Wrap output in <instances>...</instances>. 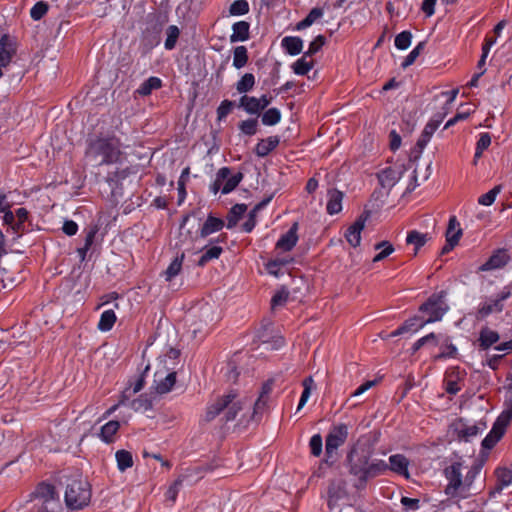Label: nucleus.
I'll return each mask as SVG.
<instances>
[{"label": "nucleus", "mask_w": 512, "mask_h": 512, "mask_svg": "<svg viewBox=\"0 0 512 512\" xmlns=\"http://www.w3.org/2000/svg\"><path fill=\"white\" fill-rule=\"evenodd\" d=\"M373 452L374 445L370 436L363 435L347 453L348 470L351 475L357 477L355 487L358 490L366 487L368 479L377 477L388 470V464L383 460L370 462Z\"/></svg>", "instance_id": "1"}, {"label": "nucleus", "mask_w": 512, "mask_h": 512, "mask_svg": "<svg viewBox=\"0 0 512 512\" xmlns=\"http://www.w3.org/2000/svg\"><path fill=\"white\" fill-rule=\"evenodd\" d=\"M244 404L243 400L238 397V394L231 390L227 394L217 396L207 406L203 421L211 422L220 415H222L221 420L225 423L234 421L238 413L243 410Z\"/></svg>", "instance_id": "2"}, {"label": "nucleus", "mask_w": 512, "mask_h": 512, "mask_svg": "<svg viewBox=\"0 0 512 512\" xmlns=\"http://www.w3.org/2000/svg\"><path fill=\"white\" fill-rule=\"evenodd\" d=\"M120 142L116 137H100L89 142L86 157L96 165H110L120 161Z\"/></svg>", "instance_id": "3"}, {"label": "nucleus", "mask_w": 512, "mask_h": 512, "mask_svg": "<svg viewBox=\"0 0 512 512\" xmlns=\"http://www.w3.org/2000/svg\"><path fill=\"white\" fill-rule=\"evenodd\" d=\"M91 499L90 484L83 479H74L67 484L65 502L68 508L78 510L87 506Z\"/></svg>", "instance_id": "4"}, {"label": "nucleus", "mask_w": 512, "mask_h": 512, "mask_svg": "<svg viewBox=\"0 0 512 512\" xmlns=\"http://www.w3.org/2000/svg\"><path fill=\"white\" fill-rule=\"evenodd\" d=\"M446 295L447 292L444 290L438 293H433L427 301L420 306L419 310L428 314V318L421 321L419 326H425L428 323H433L442 319L449 309V306L445 302Z\"/></svg>", "instance_id": "5"}, {"label": "nucleus", "mask_w": 512, "mask_h": 512, "mask_svg": "<svg viewBox=\"0 0 512 512\" xmlns=\"http://www.w3.org/2000/svg\"><path fill=\"white\" fill-rule=\"evenodd\" d=\"M461 463L454 462L444 469V475L448 480L445 488V494L449 497L464 498L463 477L461 473Z\"/></svg>", "instance_id": "6"}, {"label": "nucleus", "mask_w": 512, "mask_h": 512, "mask_svg": "<svg viewBox=\"0 0 512 512\" xmlns=\"http://www.w3.org/2000/svg\"><path fill=\"white\" fill-rule=\"evenodd\" d=\"M512 419V411L504 410L500 416L497 418L491 431L482 441V447L485 449H492L496 443L501 439L504 435L507 426L509 425Z\"/></svg>", "instance_id": "7"}, {"label": "nucleus", "mask_w": 512, "mask_h": 512, "mask_svg": "<svg viewBox=\"0 0 512 512\" xmlns=\"http://www.w3.org/2000/svg\"><path fill=\"white\" fill-rule=\"evenodd\" d=\"M348 437V427L346 424H338L332 427L326 436L325 453L332 457L336 450L345 443Z\"/></svg>", "instance_id": "8"}, {"label": "nucleus", "mask_w": 512, "mask_h": 512, "mask_svg": "<svg viewBox=\"0 0 512 512\" xmlns=\"http://www.w3.org/2000/svg\"><path fill=\"white\" fill-rule=\"evenodd\" d=\"M369 216H370L369 211H364V213L362 215H360L351 226L348 227V229L345 233V237H346L348 243L352 247L355 248L360 245L361 232L364 229L365 223H366L367 219L369 218Z\"/></svg>", "instance_id": "9"}, {"label": "nucleus", "mask_w": 512, "mask_h": 512, "mask_svg": "<svg viewBox=\"0 0 512 512\" xmlns=\"http://www.w3.org/2000/svg\"><path fill=\"white\" fill-rule=\"evenodd\" d=\"M17 51V41L9 34L0 37V65L6 67Z\"/></svg>", "instance_id": "10"}, {"label": "nucleus", "mask_w": 512, "mask_h": 512, "mask_svg": "<svg viewBox=\"0 0 512 512\" xmlns=\"http://www.w3.org/2000/svg\"><path fill=\"white\" fill-rule=\"evenodd\" d=\"M510 260L506 249L496 250L489 259L479 267V271H491L504 267Z\"/></svg>", "instance_id": "11"}, {"label": "nucleus", "mask_w": 512, "mask_h": 512, "mask_svg": "<svg viewBox=\"0 0 512 512\" xmlns=\"http://www.w3.org/2000/svg\"><path fill=\"white\" fill-rule=\"evenodd\" d=\"M273 381L268 380L263 383L259 397L254 403L253 413L251 420L258 421L260 419L259 414L264 410L269 394L272 391Z\"/></svg>", "instance_id": "12"}, {"label": "nucleus", "mask_w": 512, "mask_h": 512, "mask_svg": "<svg viewBox=\"0 0 512 512\" xmlns=\"http://www.w3.org/2000/svg\"><path fill=\"white\" fill-rule=\"evenodd\" d=\"M297 230L298 223L295 222L290 227V229L277 241L276 248L285 252L292 250L298 240Z\"/></svg>", "instance_id": "13"}, {"label": "nucleus", "mask_w": 512, "mask_h": 512, "mask_svg": "<svg viewBox=\"0 0 512 512\" xmlns=\"http://www.w3.org/2000/svg\"><path fill=\"white\" fill-rule=\"evenodd\" d=\"M440 125V120H430L426 126L424 127L417 143L415 149H417V155L415 158H418L422 153L423 149L426 147L427 143L430 141L432 135Z\"/></svg>", "instance_id": "14"}, {"label": "nucleus", "mask_w": 512, "mask_h": 512, "mask_svg": "<svg viewBox=\"0 0 512 512\" xmlns=\"http://www.w3.org/2000/svg\"><path fill=\"white\" fill-rule=\"evenodd\" d=\"M409 460L402 454H395L389 457L388 469L399 475L409 478Z\"/></svg>", "instance_id": "15"}, {"label": "nucleus", "mask_w": 512, "mask_h": 512, "mask_svg": "<svg viewBox=\"0 0 512 512\" xmlns=\"http://www.w3.org/2000/svg\"><path fill=\"white\" fill-rule=\"evenodd\" d=\"M343 197V192L337 189L328 190V202L326 206L328 214L334 215L342 210Z\"/></svg>", "instance_id": "16"}, {"label": "nucleus", "mask_w": 512, "mask_h": 512, "mask_svg": "<svg viewBox=\"0 0 512 512\" xmlns=\"http://www.w3.org/2000/svg\"><path fill=\"white\" fill-rule=\"evenodd\" d=\"M250 24L246 21H239L233 24L230 42L246 41L250 37Z\"/></svg>", "instance_id": "17"}, {"label": "nucleus", "mask_w": 512, "mask_h": 512, "mask_svg": "<svg viewBox=\"0 0 512 512\" xmlns=\"http://www.w3.org/2000/svg\"><path fill=\"white\" fill-rule=\"evenodd\" d=\"M279 143L280 138L278 136H270L266 139H261L255 147V153L259 157H266Z\"/></svg>", "instance_id": "18"}, {"label": "nucleus", "mask_w": 512, "mask_h": 512, "mask_svg": "<svg viewBox=\"0 0 512 512\" xmlns=\"http://www.w3.org/2000/svg\"><path fill=\"white\" fill-rule=\"evenodd\" d=\"M500 339L498 332L488 327H483L479 334V347L481 350H487Z\"/></svg>", "instance_id": "19"}, {"label": "nucleus", "mask_w": 512, "mask_h": 512, "mask_svg": "<svg viewBox=\"0 0 512 512\" xmlns=\"http://www.w3.org/2000/svg\"><path fill=\"white\" fill-rule=\"evenodd\" d=\"M225 223L222 219L209 215L200 229V237L205 238L210 234L220 231Z\"/></svg>", "instance_id": "20"}, {"label": "nucleus", "mask_w": 512, "mask_h": 512, "mask_svg": "<svg viewBox=\"0 0 512 512\" xmlns=\"http://www.w3.org/2000/svg\"><path fill=\"white\" fill-rule=\"evenodd\" d=\"M439 345H440L441 352L435 356V360L456 357L457 348L452 343L451 338L449 336L442 335Z\"/></svg>", "instance_id": "21"}, {"label": "nucleus", "mask_w": 512, "mask_h": 512, "mask_svg": "<svg viewBox=\"0 0 512 512\" xmlns=\"http://www.w3.org/2000/svg\"><path fill=\"white\" fill-rule=\"evenodd\" d=\"M282 48L290 55L295 56L303 49V40L296 36H286L281 40Z\"/></svg>", "instance_id": "22"}, {"label": "nucleus", "mask_w": 512, "mask_h": 512, "mask_svg": "<svg viewBox=\"0 0 512 512\" xmlns=\"http://www.w3.org/2000/svg\"><path fill=\"white\" fill-rule=\"evenodd\" d=\"M238 107L243 108L247 113L254 115H260L261 111H263V106H260L258 98L247 95H243L240 98Z\"/></svg>", "instance_id": "23"}, {"label": "nucleus", "mask_w": 512, "mask_h": 512, "mask_svg": "<svg viewBox=\"0 0 512 512\" xmlns=\"http://www.w3.org/2000/svg\"><path fill=\"white\" fill-rule=\"evenodd\" d=\"M504 309V304L499 303L496 299L492 300L490 303H483L480 305L476 312V319L483 320L488 317L490 314L496 312L500 313Z\"/></svg>", "instance_id": "24"}, {"label": "nucleus", "mask_w": 512, "mask_h": 512, "mask_svg": "<svg viewBox=\"0 0 512 512\" xmlns=\"http://www.w3.org/2000/svg\"><path fill=\"white\" fill-rule=\"evenodd\" d=\"M401 172L396 171L395 169L388 167L383 169L378 174V179L380 181V184L383 187H392L395 185V183L400 179Z\"/></svg>", "instance_id": "25"}, {"label": "nucleus", "mask_w": 512, "mask_h": 512, "mask_svg": "<svg viewBox=\"0 0 512 512\" xmlns=\"http://www.w3.org/2000/svg\"><path fill=\"white\" fill-rule=\"evenodd\" d=\"M120 423L116 420H111L101 427L99 436L105 443L114 442V435L118 432Z\"/></svg>", "instance_id": "26"}, {"label": "nucleus", "mask_w": 512, "mask_h": 512, "mask_svg": "<svg viewBox=\"0 0 512 512\" xmlns=\"http://www.w3.org/2000/svg\"><path fill=\"white\" fill-rule=\"evenodd\" d=\"M421 321H424V319L420 316H414L412 318H409L399 328H397L395 331H393L390 334V336L395 337V336L407 333L409 331H417L419 328L423 327V326H419Z\"/></svg>", "instance_id": "27"}, {"label": "nucleus", "mask_w": 512, "mask_h": 512, "mask_svg": "<svg viewBox=\"0 0 512 512\" xmlns=\"http://www.w3.org/2000/svg\"><path fill=\"white\" fill-rule=\"evenodd\" d=\"M480 471L481 466L474 464L466 473L465 478L463 479L464 498H467L470 495L474 480L480 474Z\"/></svg>", "instance_id": "28"}, {"label": "nucleus", "mask_w": 512, "mask_h": 512, "mask_svg": "<svg viewBox=\"0 0 512 512\" xmlns=\"http://www.w3.org/2000/svg\"><path fill=\"white\" fill-rule=\"evenodd\" d=\"M247 210L246 204H235L229 211L227 216V228L232 229L236 226L240 218Z\"/></svg>", "instance_id": "29"}, {"label": "nucleus", "mask_w": 512, "mask_h": 512, "mask_svg": "<svg viewBox=\"0 0 512 512\" xmlns=\"http://www.w3.org/2000/svg\"><path fill=\"white\" fill-rule=\"evenodd\" d=\"M162 86V81L158 77H149L145 80L140 87L137 89V93L141 96H147L155 89H159Z\"/></svg>", "instance_id": "30"}, {"label": "nucleus", "mask_w": 512, "mask_h": 512, "mask_svg": "<svg viewBox=\"0 0 512 512\" xmlns=\"http://www.w3.org/2000/svg\"><path fill=\"white\" fill-rule=\"evenodd\" d=\"M35 496L43 499L44 502L54 500L56 497L55 487L51 484L42 482L37 486Z\"/></svg>", "instance_id": "31"}, {"label": "nucleus", "mask_w": 512, "mask_h": 512, "mask_svg": "<svg viewBox=\"0 0 512 512\" xmlns=\"http://www.w3.org/2000/svg\"><path fill=\"white\" fill-rule=\"evenodd\" d=\"M128 176L127 170L116 168L113 171H109L105 176L104 180L108 185L115 189L118 187L120 182Z\"/></svg>", "instance_id": "32"}, {"label": "nucleus", "mask_w": 512, "mask_h": 512, "mask_svg": "<svg viewBox=\"0 0 512 512\" xmlns=\"http://www.w3.org/2000/svg\"><path fill=\"white\" fill-rule=\"evenodd\" d=\"M116 314L113 310H106L101 314L98 329L100 331L106 332L112 329L113 325L116 322Z\"/></svg>", "instance_id": "33"}, {"label": "nucleus", "mask_w": 512, "mask_h": 512, "mask_svg": "<svg viewBox=\"0 0 512 512\" xmlns=\"http://www.w3.org/2000/svg\"><path fill=\"white\" fill-rule=\"evenodd\" d=\"M306 53L303 54L301 58H299L292 65V70L297 75H306L314 66V61H307Z\"/></svg>", "instance_id": "34"}, {"label": "nucleus", "mask_w": 512, "mask_h": 512, "mask_svg": "<svg viewBox=\"0 0 512 512\" xmlns=\"http://www.w3.org/2000/svg\"><path fill=\"white\" fill-rule=\"evenodd\" d=\"M322 15H323L322 8L315 7L313 9H311L310 12L308 13V15L303 20H301L300 22L297 23L296 29L303 30V29L311 26L316 20L321 18Z\"/></svg>", "instance_id": "35"}, {"label": "nucleus", "mask_w": 512, "mask_h": 512, "mask_svg": "<svg viewBox=\"0 0 512 512\" xmlns=\"http://www.w3.org/2000/svg\"><path fill=\"white\" fill-rule=\"evenodd\" d=\"M184 258L185 254L184 252H182L180 255L176 256V258L170 263V265L165 271L166 281H171L180 273Z\"/></svg>", "instance_id": "36"}, {"label": "nucleus", "mask_w": 512, "mask_h": 512, "mask_svg": "<svg viewBox=\"0 0 512 512\" xmlns=\"http://www.w3.org/2000/svg\"><path fill=\"white\" fill-rule=\"evenodd\" d=\"M176 383V372H170L164 379L157 382L156 391L159 394H166L172 390Z\"/></svg>", "instance_id": "37"}, {"label": "nucleus", "mask_w": 512, "mask_h": 512, "mask_svg": "<svg viewBox=\"0 0 512 512\" xmlns=\"http://www.w3.org/2000/svg\"><path fill=\"white\" fill-rule=\"evenodd\" d=\"M117 467L120 471H125L133 466L132 454L127 450H118L116 452Z\"/></svg>", "instance_id": "38"}, {"label": "nucleus", "mask_w": 512, "mask_h": 512, "mask_svg": "<svg viewBox=\"0 0 512 512\" xmlns=\"http://www.w3.org/2000/svg\"><path fill=\"white\" fill-rule=\"evenodd\" d=\"M428 238L427 234L420 233L416 230H412L408 233L406 242L415 246V255L417 251L426 244Z\"/></svg>", "instance_id": "39"}, {"label": "nucleus", "mask_w": 512, "mask_h": 512, "mask_svg": "<svg viewBox=\"0 0 512 512\" xmlns=\"http://www.w3.org/2000/svg\"><path fill=\"white\" fill-rule=\"evenodd\" d=\"M97 232H98V227L96 225L91 227L85 236L84 246L77 249V253H78L81 261L85 260L86 253L92 246Z\"/></svg>", "instance_id": "40"}, {"label": "nucleus", "mask_w": 512, "mask_h": 512, "mask_svg": "<svg viewBox=\"0 0 512 512\" xmlns=\"http://www.w3.org/2000/svg\"><path fill=\"white\" fill-rule=\"evenodd\" d=\"M248 62V51L245 46H237L233 52V66L237 69L244 67Z\"/></svg>", "instance_id": "41"}, {"label": "nucleus", "mask_w": 512, "mask_h": 512, "mask_svg": "<svg viewBox=\"0 0 512 512\" xmlns=\"http://www.w3.org/2000/svg\"><path fill=\"white\" fill-rule=\"evenodd\" d=\"M223 252V249L220 246H212L204 251L201 257L198 260V266L203 267L209 261L213 259H218Z\"/></svg>", "instance_id": "42"}, {"label": "nucleus", "mask_w": 512, "mask_h": 512, "mask_svg": "<svg viewBox=\"0 0 512 512\" xmlns=\"http://www.w3.org/2000/svg\"><path fill=\"white\" fill-rule=\"evenodd\" d=\"M281 120V112L277 108H270L266 110L261 116V122L266 126H274Z\"/></svg>", "instance_id": "43"}, {"label": "nucleus", "mask_w": 512, "mask_h": 512, "mask_svg": "<svg viewBox=\"0 0 512 512\" xmlns=\"http://www.w3.org/2000/svg\"><path fill=\"white\" fill-rule=\"evenodd\" d=\"M231 174V169L229 167H222L218 170L216 174V178L214 182L210 186L211 192L217 194L220 190L222 191L221 185L225 179H227Z\"/></svg>", "instance_id": "44"}, {"label": "nucleus", "mask_w": 512, "mask_h": 512, "mask_svg": "<svg viewBox=\"0 0 512 512\" xmlns=\"http://www.w3.org/2000/svg\"><path fill=\"white\" fill-rule=\"evenodd\" d=\"M498 492H501L504 487L512 483V470L508 468H499L496 470Z\"/></svg>", "instance_id": "45"}, {"label": "nucleus", "mask_w": 512, "mask_h": 512, "mask_svg": "<svg viewBox=\"0 0 512 512\" xmlns=\"http://www.w3.org/2000/svg\"><path fill=\"white\" fill-rule=\"evenodd\" d=\"M445 236L446 241H449L451 237H454L456 238V242H459L462 236V229L459 227V223L455 216L450 217Z\"/></svg>", "instance_id": "46"}, {"label": "nucleus", "mask_w": 512, "mask_h": 512, "mask_svg": "<svg viewBox=\"0 0 512 512\" xmlns=\"http://www.w3.org/2000/svg\"><path fill=\"white\" fill-rule=\"evenodd\" d=\"M255 85V77L251 73L244 74L236 84L239 93H246L253 89Z\"/></svg>", "instance_id": "47"}, {"label": "nucleus", "mask_w": 512, "mask_h": 512, "mask_svg": "<svg viewBox=\"0 0 512 512\" xmlns=\"http://www.w3.org/2000/svg\"><path fill=\"white\" fill-rule=\"evenodd\" d=\"M456 431L460 440L469 441L471 438L478 435L481 428L478 425H470L456 428Z\"/></svg>", "instance_id": "48"}, {"label": "nucleus", "mask_w": 512, "mask_h": 512, "mask_svg": "<svg viewBox=\"0 0 512 512\" xmlns=\"http://www.w3.org/2000/svg\"><path fill=\"white\" fill-rule=\"evenodd\" d=\"M302 385L304 387V390H303L302 395L300 397V401H299V404H298V407H297V411L302 409V407L306 404V402L308 401V399L310 397L311 390H312L313 385H314L313 378L311 376L306 377L303 380Z\"/></svg>", "instance_id": "49"}, {"label": "nucleus", "mask_w": 512, "mask_h": 512, "mask_svg": "<svg viewBox=\"0 0 512 512\" xmlns=\"http://www.w3.org/2000/svg\"><path fill=\"white\" fill-rule=\"evenodd\" d=\"M238 127L243 134L253 136L257 133L258 130V119L253 118L241 121L238 124Z\"/></svg>", "instance_id": "50"}, {"label": "nucleus", "mask_w": 512, "mask_h": 512, "mask_svg": "<svg viewBox=\"0 0 512 512\" xmlns=\"http://www.w3.org/2000/svg\"><path fill=\"white\" fill-rule=\"evenodd\" d=\"M243 177H244V175L242 172H238L234 175L230 174V176L224 180L226 182H225L224 186L222 187V193L228 194L231 191H233L239 185V183L242 181Z\"/></svg>", "instance_id": "51"}, {"label": "nucleus", "mask_w": 512, "mask_h": 512, "mask_svg": "<svg viewBox=\"0 0 512 512\" xmlns=\"http://www.w3.org/2000/svg\"><path fill=\"white\" fill-rule=\"evenodd\" d=\"M502 186L497 185L487 193L481 195L478 199V203L484 206H490L494 203L496 196L501 192Z\"/></svg>", "instance_id": "52"}, {"label": "nucleus", "mask_w": 512, "mask_h": 512, "mask_svg": "<svg viewBox=\"0 0 512 512\" xmlns=\"http://www.w3.org/2000/svg\"><path fill=\"white\" fill-rule=\"evenodd\" d=\"M491 144V136L489 133L485 132L480 134V138L476 145V151L474 155V160L480 158L484 150H486Z\"/></svg>", "instance_id": "53"}, {"label": "nucleus", "mask_w": 512, "mask_h": 512, "mask_svg": "<svg viewBox=\"0 0 512 512\" xmlns=\"http://www.w3.org/2000/svg\"><path fill=\"white\" fill-rule=\"evenodd\" d=\"M180 35V30L177 26L171 25L167 29V38L165 40V48L167 50H172L177 42V39Z\"/></svg>", "instance_id": "54"}, {"label": "nucleus", "mask_w": 512, "mask_h": 512, "mask_svg": "<svg viewBox=\"0 0 512 512\" xmlns=\"http://www.w3.org/2000/svg\"><path fill=\"white\" fill-rule=\"evenodd\" d=\"M249 12V4L246 0H236L229 7V13L233 16L244 15Z\"/></svg>", "instance_id": "55"}, {"label": "nucleus", "mask_w": 512, "mask_h": 512, "mask_svg": "<svg viewBox=\"0 0 512 512\" xmlns=\"http://www.w3.org/2000/svg\"><path fill=\"white\" fill-rule=\"evenodd\" d=\"M424 47L425 42H419L418 45L406 56V58L401 64V67L405 69L412 65L417 59V57L420 55V53L423 51Z\"/></svg>", "instance_id": "56"}, {"label": "nucleus", "mask_w": 512, "mask_h": 512, "mask_svg": "<svg viewBox=\"0 0 512 512\" xmlns=\"http://www.w3.org/2000/svg\"><path fill=\"white\" fill-rule=\"evenodd\" d=\"M412 40V33L410 31H402L395 37V46L399 50L407 49Z\"/></svg>", "instance_id": "57"}, {"label": "nucleus", "mask_w": 512, "mask_h": 512, "mask_svg": "<svg viewBox=\"0 0 512 512\" xmlns=\"http://www.w3.org/2000/svg\"><path fill=\"white\" fill-rule=\"evenodd\" d=\"M130 406L135 411H147L152 408V402L150 399L144 396H140L130 402Z\"/></svg>", "instance_id": "58"}, {"label": "nucleus", "mask_w": 512, "mask_h": 512, "mask_svg": "<svg viewBox=\"0 0 512 512\" xmlns=\"http://www.w3.org/2000/svg\"><path fill=\"white\" fill-rule=\"evenodd\" d=\"M258 338L262 344L270 345L271 349L273 350L281 348L285 343L282 336H274L271 340H269L263 333H259Z\"/></svg>", "instance_id": "59"}, {"label": "nucleus", "mask_w": 512, "mask_h": 512, "mask_svg": "<svg viewBox=\"0 0 512 512\" xmlns=\"http://www.w3.org/2000/svg\"><path fill=\"white\" fill-rule=\"evenodd\" d=\"M235 106V102L231 100H223L217 108V119L221 121L230 114Z\"/></svg>", "instance_id": "60"}, {"label": "nucleus", "mask_w": 512, "mask_h": 512, "mask_svg": "<svg viewBox=\"0 0 512 512\" xmlns=\"http://www.w3.org/2000/svg\"><path fill=\"white\" fill-rule=\"evenodd\" d=\"M48 11V4L45 2H37L30 11V16L33 20H40Z\"/></svg>", "instance_id": "61"}, {"label": "nucleus", "mask_w": 512, "mask_h": 512, "mask_svg": "<svg viewBox=\"0 0 512 512\" xmlns=\"http://www.w3.org/2000/svg\"><path fill=\"white\" fill-rule=\"evenodd\" d=\"M326 43V38L323 35H318L308 47V50L305 52L306 56H313L316 54Z\"/></svg>", "instance_id": "62"}, {"label": "nucleus", "mask_w": 512, "mask_h": 512, "mask_svg": "<svg viewBox=\"0 0 512 512\" xmlns=\"http://www.w3.org/2000/svg\"><path fill=\"white\" fill-rule=\"evenodd\" d=\"M322 437L320 434H315L311 437L309 442V447L311 450V454L315 457H318L322 453Z\"/></svg>", "instance_id": "63"}, {"label": "nucleus", "mask_w": 512, "mask_h": 512, "mask_svg": "<svg viewBox=\"0 0 512 512\" xmlns=\"http://www.w3.org/2000/svg\"><path fill=\"white\" fill-rule=\"evenodd\" d=\"M190 168L186 167L179 178L178 181V193H179V203H181L185 197H186V190H185V181L186 178L189 176Z\"/></svg>", "instance_id": "64"}]
</instances>
